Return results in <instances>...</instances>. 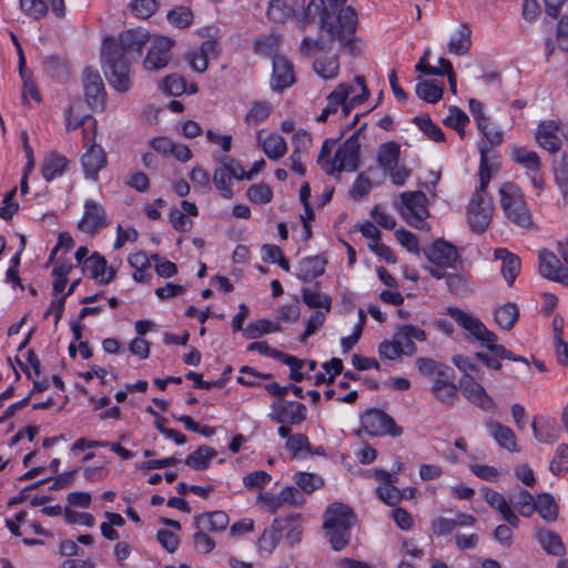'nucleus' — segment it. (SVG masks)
<instances>
[{"label": "nucleus", "instance_id": "obj_1", "mask_svg": "<svg viewBox=\"0 0 568 568\" xmlns=\"http://www.w3.org/2000/svg\"><path fill=\"white\" fill-rule=\"evenodd\" d=\"M346 2L347 0H311L300 13H296L286 0H271L266 17L272 23L284 24L294 16L302 30L318 18L320 37H304L300 44L302 53L311 57L317 51L328 50L335 41L343 48L353 44L358 17L354 8L345 6Z\"/></svg>", "mask_w": 568, "mask_h": 568}, {"label": "nucleus", "instance_id": "obj_2", "mask_svg": "<svg viewBox=\"0 0 568 568\" xmlns=\"http://www.w3.org/2000/svg\"><path fill=\"white\" fill-rule=\"evenodd\" d=\"M150 33L142 28L129 29L119 38L108 37L101 48V61L110 85L120 93L131 89V60L140 58Z\"/></svg>", "mask_w": 568, "mask_h": 568}, {"label": "nucleus", "instance_id": "obj_3", "mask_svg": "<svg viewBox=\"0 0 568 568\" xmlns=\"http://www.w3.org/2000/svg\"><path fill=\"white\" fill-rule=\"evenodd\" d=\"M500 206L506 217L521 229L532 225V215L518 185L505 183L499 189Z\"/></svg>", "mask_w": 568, "mask_h": 568}, {"label": "nucleus", "instance_id": "obj_4", "mask_svg": "<svg viewBox=\"0 0 568 568\" xmlns=\"http://www.w3.org/2000/svg\"><path fill=\"white\" fill-rule=\"evenodd\" d=\"M365 124L356 130L351 136H348L341 146L335 151L332 162H327V166H324V171L327 174H334L335 172H353L358 168L359 160V133Z\"/></svg>", "mask_w": 568, "mask_h": 568}, {"label": "nucleus", "instance_id": "obj_5", "mask_svg": "<svg viewBox=\"0 0 568 568\" xmlns=\"http://www.w3.org/2000/svg\"><path fill=\"white\" fill-rule=\"evenodd\" d=\"M361 426L366 434L373 437H399L403 428L394 418L379 408H369L361 416Z\"/></svg>", "mask_w": 568, "mask_h": 568}, {"label": "nucleus", "instance_id": "obj_6", "mask_svg": "<svg viewBox=\"0 0 568 568\" xmlns=\"http://www.w3.org/2000/svg\"><path fill=\"white\" fill-rule=\"evenodd\" d=\"M446 313L458 326L466 331L470 337L478 341L481 345L497 342V335L489 331L478 317L473 316L470 313L457 306H448Z\"/></svg>", "mask_w": 568, "mask_h": 568}, {"label": "nucleus", "instance_id": "obj_7", "mask_svg": "<svg viewBox=\"0 0 568 568\" xmlns=\"http://www.w3.org/2000/svg\"><path fill=\"white\" fill-rule=\"evenodd\" d=\"M493 204L485 194L475 192L467 207V223L471 232L484 233L491 221Z\"/></svg>", "mask_w": 568, "mask_h": 568}, {"label": "nucleus", "instance_id": "obj_8", "mask_svg": "<svg viewBox=\"0 0 568 568\" xmlns=\"http://www.w3.org/2000/svg\"><path fill=\"white\" fill-rule=\"evenodd\" d=\"M82 82L88 105L93 111H103L106 102V92L98 70L87 67L82 73Z\"/></svg>", "mask_w": 568, "mask_h": 568}, {"label": "nucleus", "instance_id": "obj_9", "mask_svg": "<svg viewBox=\"0 0 568 568\" xmlns=\"http://www.w3.org/2000/svg\"><path fill=\"white\" fill-rule=\"evenodd\" d=\"M404 205L403 215L413 227H420L428 212V200L422 191L405 192L400 195Z\"/></svg>", "mask_w": 568, "mask_h": 568}, {"label": "nucleus", "instance_id": "obj_10", "mask_svg": "<svg viewBox=\"0 0 568 568\" xmlns=\"http://www.w3.org/2000/svg\"><path fill=\"white\" fill-rule=\"evenodd\" d=\"M270 418L278 424L298 425L306 419L307 408L301 402L277 398L272 404Z\"/></svg>", "mask_w": 568, "mask_h": 568}, {"label": "nucleus", "instance_id": "obj_11", "mask_svg": "<svg viewBox=\"0 0 568 568\" xmlns=\"http://www.w3.org/2000/svg\"><path fill=\"white\" fill-rule=\"evenodd\" d=\"M459 387L465 398L486 413L495 414L497 404L475 377H462Z\"/></svg>", "mask_w": 568, "mask_h": 568}, {"label": "nucleus", "instance_id": "obj_12", "mask_svg": "<svg viewBox=\"0 0 568 568\" xmlns=\"http://www.w3.org/2000/svg\"><path fill=\"white\" fill-rule=\"evenodd\" d=\"M373 476L379 481L375 489L376 496L388 506H396L403 499L400 489L396 486L398 477L396 473H389L384 469L376 468Z\"/></svg>", "mask_w": 568, "mask_h": 568}, {"label": "nucleus", "instance_id": "obj_13", "mask_svg": "<svg viewBox=\"0 0 568 568\" xmlns=\"http://www.w3.org/2000/svg\"><path fill=\"white\" fill-rule=\"evenodd\" d=\"M174 40L166 37H154L152 44L144 59L146 70H160L168 65L171 60V50L174 47Z\"/></svg>", "mask_w": 568, "mask_h": 568}, {"label": "nucleus", "instance_id": "obj_14", "mask_svg": "<svg viewBox=\"0 0 568 568\" xmlns=\"http://www.w3.org/2000/svg\"><path fill=\"white\" fill-rule=\"evenodd\" d=\"M109 225L104 207L93 200H87L82 219L78 229L87 234H95Z\"/></svg>", "mask_w": 568, "mask_h": 568}, {"label": "nucleus", "instance_id": "obj_15", "mask_svg": "<svg viewBox=\"0 0 568 568\" xmlns=\"http://www.w3.org/2000/svg\"><path fill=\"white\" fill-rule=\"evenodd\" d=\"M426 258L440 268L454 267L459 260V253L453 244L445 240H436L424 250Z\"/></svg>", "mask_w": 568, "mask_h": 568}, {"label": "nucleus", "instance_id": "obj_16", "mask_svg": "<svg viewBox=\"0 0 568 568\" xmlns=\"http://www.w3.org/2000/svg\"><path fill=\"white\" fill-rule=\"evenodd\" d=\"M484 346L491 353V355L484 353V352H477L475 354V357L478 361H480L489 369L499 371L501 368L503 359L520 362V363H524L526 366H528V361L524 356L515 355L513 352L507 349L504 345L493 342V343H487Z\"/></svg>", "mask_w": 568, "mask_h": 568}, {"label": "nucleus", "instance_id": "obj_17", "mask_svg": "<svg viewBox=\"0 0 568 568\" xmlns=\"http://www.w3.org/2000/svg\"><path fill=\"white\" fill-rule=\"evenodd\" d=\"M271 87L275 92H282L295 82L294 65L283 55L273 57Z\"/></svg>", "mask_w": 568, "mask_h": 568}, {"label": "nucleus", "instance_id": "obj_18", "mask_svg": "<svg viewBox=\"0 0 568 568\" xmlns=\"http://www.w3.org/2000/svg\"><path fill=\"white\" fill-rule=\"evenodd\" d=\"M538 262L539 274L542 277L562 284L568 275V268L561 264L555 253L547 248L540 250Z\"/></svg>", "mask_w": 568, "mask_h": 568}, {"label": "nucleus", "instance_id": "obj_19", "mask_svg": "<svg viewBox=\"0 0 568 568\" xmlns=\"http://www.w3.org/2000/svg\"><path fill=\"white\" fill-rule=\"evenodd\" d=\"M220 53V43L216 40L209 39L203 41L199 49L189 52L186 59L195 72L202 73L207 69L209 61L217 59Z\"/></svg>", "mask_w": 568, "mask_h": 568}, {"label": "nucleus", "instance_id": "obj_20", "mask_svg": "<svg viewBox=\"0 0 568 568\" xmlns=\"http://www.w3.org/2000/svg\"><path fill=\"white\" fill-rule=\"evenodd\" d=\"M485 427L488 435L495 439L498 446L510 453L520 452L521 448L518 445L517 437L510 427L503 425L493 418H487L485 420Z\"/></svg>", "mask_w": 568, "mask_h": 568}, {"label": "nucleus", "instance_id": "obj_21", "mask_svg": "<svg viewBox=\"0 0 568 568\" xmlns=\"http://www.w3.org/2000/svg\"><path fill=\"white\" fill-rule=\"evenodd\" d=\"M355 518L353 509L343 503H333L325 510L324 528L352 527V519Z\"/></svg>", "mask_w": 568, "mask_h": 568}, {"label": "nucleus", "instance_id": "obj_22", "mask_svg": "<svg viewBox=\"0 0 568 568\" xmlns=\"http://www.w3.org/2000/svg\"><path fill=\"white\" fill-rule=\"evenodd\" d=\"M559 125L554 120L542 121L538 124L536 140L538 144L549 153H557L561 148V139L558 136Z\"/></svg>", "mask_w": 568, "mask_h": 568}, {"label": "nucleus", "instance_id": "obj_23", "mask_svg": "<svg viewBox=\"0 0 568 568\" xmlns=\"http://www.w3.org/2000/svg\"><path fill=\"white\" fill-rule=\"evenodd\" d=\"M426 338V332L415 325H403L394 336V339L399 345V349H403V355L407 356L416 353L415 341L424 342Z\"/></svg>", "mask_w": 568, "mask_h": 568}, {"label": "nucleus", "instance_id": "obj_24", "mask_svg": "<svg viewBox=\"0 0 568 568\" xmlns=\"http://www.w3.org/2000/svg\"><path fill=\"white\" fill-rule=\"evenodd\" d=\"M327 258L321 255L307 256L300 261L296 276L304 283L312 282L325 273Z\"/></svg>", "mask_w": 568, "mask_h": 568}, {"label": "nucleus", "instance_id": "obj_25", "mask_svg": "<svg viewBox=\"0 0 568 568\" xmlns=\"http://www.w3.org/2000/svg\"><path fill=\"white\" fill-rule=\"evenodd\" d=\"M87 179L97 180L99 172L106 165V154L102 146L92 144L81 158Z\"/></svg>", "mask_w": 568, "mask_h": 568}, {"label": "nucleus", "instance_id": "obj_26", "mask_svg": "<svg viewBox=\"0 0 568 568\" xmlns=\"http://www.w3.org/2000/svg\"><path fill=\"white\" fill-rule=\"evenodd\" d=\"M494 256L496 260L501 261L500 272L507 282V285L511 287L521 268L520 257L504 247L496 248Z\"/></svg>", "mask_w": 568, "mask_h": 568}, {"label": "nucleus", "instance_id": "obj_27", "mask_svg": "<svg viewBox=\"0 0 568 568\" xmlns=\"http://www.w3.org/2000/svg\"><path fill=\"white\" fill-rule=\"evenodd\" d=\"M83 272L88 273L100 284H109L114 277L112 267H108L106 260L99 253H93L83 263Z\"/></svg>", "mask_w": 568, "mask_h": 568}, {"label": "nucleus", "instance_id": "obj_28", "mask_svg": "<svg viewBox=\"0 0 568 568\" xmlns=\"http://www.w3.org/2000/svg\"><path fill=\"white\" fill-rule=\"evenodd\" d=\"M285 519L277 517L273 520L270 527H266L260 538L257 539V548L261 552L272 554L277 547L284 529L287 527L284 525Z\"/></svg>", "mask_w": 568, "mask_h": 568}, {"label": "nucleus", "instance_id": "obj_29", "mask_svg": "<svg viewBox=\"0 0 568 568\" xmlns=\"http://www.w3.org/2000/svg\"><path fill=\"white\" fill-rule=\"evenodd\" d=\"M531 428L534 437L539 443L552 444L559 437V428L556 420L544 415H537L532 418Z\"/></svg>", "mask_w": 568, "mask_h": 568}, {"label": "nucleus", "instance_id": "obj_30", "mask_svg": "<svg viewBox=\"0 0 568 568\" xmlns=\"http://www.w3.org/2000/svg\"><path fill=\"white\" fill-rule=\"evenodd\" d=\"M353 92V85L349 83H341L338 84L328 95H327V104L322 110V112L317 115L316 121L324 123L327 121L331 114L337 112L339 104H342L346 99H348L349 94Z\"/></svg>", "mask_w": 568, "mask_h": 568}, {"label": "nucleus", "instance_id": "obj_31", "mask_svg": "<svg viewBox=\"0 0 568 568\" xmlns=\"http://www.w3.org/2000/svg\"><path fill=\"white\" fill-rule=\"evenodd\" d=\"M256 140L261 145L264 154L270 160H280L287 152V144L285 139L277 133H271L265 139H263L262 132H258L256 135Z\"/></svg>", "mask_w": 568, "mask_h": 568}, {"label": "nucleus", "instance_id": "obj_32", "mask_svg": "<svg viewBox=\"0 0 568 568\" xmlns=\"http://www.w3.org/2000/svg\"><path fill=\"white\" fill-rule=\"evenodd\" d=\"M534 537L548 555L562 557L566 554L565 545L555 531L537 528Z\"/></svg>", "mask_w": 568, "mask_h": 568}, {"label": "nucleus", "instance_id": "obj_33", "mask_svg": "<svg viewBox=\"0 0 568 568\" xmlns=\"http://www.w3.org/2000/svg\"><path fill=\"white\" fill-rule=\"evenodd\" d=\"M197 529L211 532L222 531L229 526V515L223 510L204 513L194 518Z\"/></svg>", "mask_w": 568, "mask_h": 568}, {"label": "nucleus", "instance_id": "obj_34", "mask_svg": "<svg viewBox=\"0 0 568 568\" xmlns=\"http://www.w3.org/2000/svg\"><path fill=\"white\" fill-rule=\"evenodd\" d=\"M69 166V160L57 152L48 154L42 162V176L47 182L62 176Z\"/></svg>", "mask_w": 568, "mask_h": 568}, {"label": "nucleus", "instance_id": "obj_35", "mask_svg": "<svg viewBox=\"0 0 568 568\" xmlns=\"http://www.w3.org/2000/svg\"><path fill=\"white\" fill-rule=\"evenodd\" d=\"M471 47V30L466 23L459 24L448 42V51L455 55L466 54Z\"/></svg>", "mask_w": 568, "mask_h": 568}, {"label": "nucleus", "instance_id": "obj_36", "mask_svg": "<svg viewBox=\"0 0 568 568\" xmlns=\"http://www.w3.org/2000/svg\"><path fill=\"white\" fill-rule=\"evenodd\" d=\"M399 154V145L396 142L389 141L383 143L377 152V162L381 169L384 172L394 169V166L398 164Z\"/></svg>", "mask_w": 568, "mask_h": 568}, {"label": "nucleus", "instance_id": "obj_37", "mask_svg": "<svg viewBox=\"0 0 568 568\" xmlns=\"http://www.w3.org/2000/svg\"><path fill=\"white\" fill-rule=\"evenodd\" d=\"M233 175L234 172H232L229 166H224L223 163L221 166L216 168L213 173V183L221 195L226 200L232 199L234 195L231 182L232 179H234Z\"/></svg>", "mask_w": 568, "mask_h": 568}, {"label": "nucleus", "instance_id": "obj_38", "mask_svg": "<svg viewBox=\"0 0 568 568\" xmlns=\"http://www.w3.org/2000/svg\"><path fill=\"white\" fill-rule=\"evenodd\" d=\"M215 456L216 452L214 448L200 446L185 458V465L194 470H202L209 467Z\"/></svg>", "mask_w": 568, "mask_h": 568}, {"label": "nucleus", "instance_id": "obj_39", "mask_svg": "<svg viewBox=\"0 0 568 568\" xmlns=\"http://www.w3.org/2000/svg\"><path fill=\"white\" fill-rule=\"evenodd\" d=\"M416 95L427 103L435 104L444 93V85L432 80H425L416 84Z\"/></svg>", "mask_w": 568, "mask_h": 568}, {"label": "nucleus", "instance_id": "obj_40", "mask_svg": "<svg viewBox=\"0 0 568 568\" xmlns=\"http://www.w3.org/2000/svg\"><path fill=\"white\" fill-rule=\"evenodd\" d=\"M314 71L323 79H334L338 74L339 62L336 54L318 57L313 62Z\"/></svg>", "mask_w": 568, "mask_h": 568}, {"label": "nucleus", "instance_id": "obj_41", "mask_svg": "<svg viewBox=\"0 0 568 568\" xmlns=\"http://www.w3.org/2000/svg\"><path fill=\"white\" fill-rule=\"evenodd\" d=\"M272 112V104L266 100H257L251 104L244 121L247 125H257L268 119Z\"/></svg>", "mask_w": 568, "mask_h": 568}, {"label": "nucleus", "instance_id": "obj_42", "mask_svg": "<svg viewBox=\"0 0 568 568\" xmlns=\"http://www.w3.org/2000/svg\"><path fill=\"white\" fill-rule=\"evenodd\" d=\"M413 123L432 141L444 142L445 133L433 122L428 114H420L413 119Z\"/></svg>", "mask_w": 568, "mask_h": 568}, {"label": "nucleus", "instance_id": "obj_43", "mask_svg": "<svg viewBox=\"0 0 568 568\" xmlns=\"http://www.w3.org/2000/svg\"><path fill=\"white\" fill-rule=\"evenodd\" d=\"M546 521H555L558 517V507L555 498L549 493H542L537 496L536 510Z\"/></svg>", "mask_w": 568, "mask_h": 568}, {"label": "nucleus", "instance_id": "obj_44", "mask_svg": "<svg viewBox=\"0 0 568 568\" xmlns=\"http://www.w3.org/2000/svg\"><path fill=\"white\" fill-rule=\"evenodd\" d=\"M303 303L310 308H324L328 313L332 308V298L326 293H321L308 287L302 288Z\"/></svg>", "mask_w": 568, "mask_h": 568}, {"label": "nucleus", "instance_id": "obj_45", "mask_svg": "<svg viewBox=\"0 0 568 568\" xmlns=\"http://www.w3.org/2000/svg\"><path fill=\"white\" fill-rule=\"evenodd\" d=\"M495 322L504 329H511L519 317V310L514 303H506L495 311Z\"/></svg>", "mask_w": 568, "mask_h": 568}, {"label": "nucleus", "instance_id": "obj_46", "mask_svg": "<svg viewBox=\"0 0 568 568\" xmlns=\"http://www.w3.org/2000/svg\"><path fill=\"white\" fill-rule=\"evenodd\" d=\"M293 480L297 486L296 488H298L301 493L307 495L314 493L324 484L320 476L307 471H296L293 475Z\"/></svg>", "mask_w": 568, "mask_h": 568}, {"label": "nucleus", "instance_id": "obj_47", "mask_svg": "<svg viewBox=\"0 0 568 568\" xmlns=\"http://www.w3.org/2000/svg\"><path fill=\"white\" fill-rule=\"evenodd\" d=\"M513 160L523 165L527 174L540 171L541 169L540 158L535 151H528L523 148L515 149L513 151Z\"/></svg>", "mask_w": 568, "mask_h": 568}, {"label": "nucleus", "instance_id": "obj_48", "mask_svg": "<svg viewBox=\"0 0 568 568\" xmlns=\"http://www.w3.org/2000/svg\"><path fill=\"white\" fill-rule=\"evenodd\" d=\"M445 282L447 290L450 294L466 297L470 295L473 288L467 276L457 274V273H448L445 275Z\"/></svg>", "mask_w": 568, "mask_h": 568}, {"label": "nucleus", "instance_id": "obj_49", "mask_svg": "<svg viewBox=\"0 0 568 568\" xmlns=\"http://www.w3.org/2000/svg\"><path fill=\"white\" fill-rule=\"evenodd\" d=\"M280 331L278 324L262 318L254 323H250L244 329H243V336L247 339H256L263 334H270L275 333Z\"/></svg>", "mask_w": 568, "mask_h": 568}, {"label": "nucleus", "instance_id": "obj_50", "mask_svg": "<svg viewBox=\"0 0 568 568\" xmlns=\"http://www.w3.org/2000/svg\"><path fill=\"white\" fill-rule=\"evenodd\" d=\"M469 123L468 115L458 106L452 105L448 109V115L444 120V124L454 129L463 139L465 135V128Z\"/></svg>", "mask_w": 568, "mask_h": 568}, {"label": "nucleus", "instance_id": "obj_51", "mask_svg": "<svg viewBox=\"0 0 568 568\" xmlns=\"http://www.w3.org/2000/svg\"><path fill=\"white\" fill-rule=\"evenodd\" d=\"M549 470L554 476L562 477L568 473V444H559L550 462Z\"/></svg>", "mask_w": 568, "mask_h": 568}, {"label": "nucleus", "instance_id": "obj_52", "mask_svg": "<svg viewBox=\"0 0 568 568\" xmlns=\"http://www.w3.org/2000/svg\"><path fill=\"white\" fill-rule=\"evenodd\" d=\"M284 525L287 527L285 534V540L294 546L302 540L303 527L301 524V514H290L285 517Z\"/></svg>", "mask_w": 568, "mask_h": 568}, {"label": "nucleus", "instance_id": "obj_53", "mask_svg": "<svg viewBox=\"0 0 568 568\" xmlns=\"http://www.w3.org/2000/svg\"><path fill=\"white\" fill-rule=\"evenodd\" d=\"M246 197L255 204L265 205L272 202L273 190L266 183L252 184L246 190Z\"/></svg>", "mask_w": 568, "mask_h": 568}, {"label": "nucleus", "instance_id": "obj_54", "mask_svg": "<svg viewBox=\"0 0 568 568\" xmlns=\"http://www.w3.org/2000/svg\"><path fill=\"white\" fill-rule=\"evenodd\" d=\"M430 393L446 406H453L458 398V388L455 384L432 385Z\"/></svg>", "mask_w": 568, "mask_h": 568}, {"label": "nucleus", "instance_id": "obj_55", "mask_svg": "<svg viewBox=\"0 0 568 568\" xmlns=\"http://www.w3.org/2000/svg\"><path fill=\"white\" fill-rule=\"evenodd\" d=\"M355 82L361 88V93L353 95L349 100L346 99L342 104H339L344 116H347L354 106L359 105L369 97V90L366 85L365 78L363 75H356Z\"/></svg>", "mask_w": 568, "mask_h": 568}, {"label": "nucleus", "instance_id": "obj_56", "mask_svg": "<svg viewBox=\"0 0 568 568\" xmlns=\"http://www.w3.org/2000/svg\"><path fill=\"white\" fill-rule=\"evenodd\" d=\"M487 146L485 143L479 145L480 163H479V185L475 192L485 194L491 179L490 168L488 165Z\"/></svg>", "mask_w": 568, "mask_h": 568}, {"label": "nucleus", "instance_id": "obj_57", "mask_svg": "<svg viewBox=\"0 0 568 568\" xmlns=\"http://www.w3.org/2000/svg\"><path fill=\"white\" fill-rule=\"evenodd\" d=\"M351 528L352 527H345V529L324 528L326 530V537L335 551L343 550L349 544Z\"/></svg>", "mask_w": 568, "mask_h": 568}, {"label": "nucleus", "instance_id": "obj_58", "mask_svg": "<svg viewBox=\"0 0 568 568\" xmlns=\"http://www.w3.org/2000/svg\"><path fill=\"white\" fill-rule=\"evenodd\" d=\"M131 12L140 19H149L159 9L156 0H133L129 3Z\"/></svg>", "mask_w": 568, "mask_h": 568}, {"label": "nucleus", "instance_id": "obj_59", "mask_svg": "<svg viewBox=\"0 0 568 568\" xmlns=\"http://www.w3.org/2000/svg\"><path fill=\"white\" fill-rule=\"evenodd\" d=\"M280 39L277 36L271 34L264 38L256 39L254 42V50L258 54L266 57H275L278 50Z\"/></svg>", "mask_w": 568, "mask_h": 568}, {"label": "nucleus", "instance_id": "obj_60", "mask_svg": "<svg viewBox=\"0 0 568 568\" xmlns=\"http://www.w3.org/2000/svg\"><path fill=\"white\" fill-rule=\"evenodd\" d=\"M372 187L371 179L364 172H361L351 186L349 196L355 201L362 200L372 191Z\"/></svg>", "mask_w": 568, "mask_h": 568}, {"label": "nucleus", "instance_id": "obj_61", "mask_svg": "<svg viewBox=\"0 0 568 568\" xmlns=\"http://www.w3.org/2000/svg\"><path fill=\"white\" fill-rule=\"evenodd\" d=\"M515 507L523 517H530L536 510V500L526 489H521L515 500Z\"/></svg>", "mask_w": 568, "mask_h": 568}, {"label": "nucleus", "instance_id": "obj_62", "mask_svg": "<svg viewBox=\"0 0 568 568\" xmlns=\"http://www.w3.org/2000/svg\"><path fill=\"white\" fill-rule=\"evenodd\" d=\"M481 493L484 500L500 515L510 507L504 495L493 488L485 487Z\"/></svg>", "mask_w": 568, "mask_h": 568}, {"label": "nucleus", "instance_id": "obj_63", "mask_svg": "<svg viewBox=\"0 0 568 568\" xmlns=\"http://www.w3.org/2000/svg\"><path fill=\"white\" fill-rule=\"evenodd\" d=\"M257 501L272 515H275L280 508L286 506L280 491L277 494L262 491L257 497Z\"/></svg>", "mask_w": 568, "mask_h": 568}, {"label": "nucleus", "instance_id": "obj_64", "mask_svg": "<svg viewBox=\"0 0 568 568\" xmlns=\"http://www.w3.org/2000/svg\"><path fill=\"white\" fill-rule=\"evenodd\" d=\"M21 10L33 19H41L48 12V6L44 0H20Z\"/></svg>", "mask_w": 568, "mask_h": 568}]
</instances>
